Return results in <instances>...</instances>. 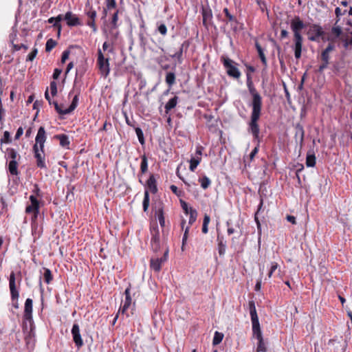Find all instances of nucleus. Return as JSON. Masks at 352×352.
<instances>
[{
  "label": "nucleus",
  "instance_id": "1",
  "mask_svg": "<svg viewBox=\"0 0 352 352\" xmlns=\"http://www.w3.org/2000/svg\"><path fill=\"white\" fill-rule=\"evenodd\" d=\"M247 86L250 94L252 97L250 104L252 107V113L250 116V122L249 123V131L252 134L254 139L258 138L260 132L258 121L261 114L262 98L256 90L252 78L250 74H247Z\"/></svg>",
  "mask_w": 352,
  "mask_h": 352
},
{
  "label": "nucleus",
  "instance_id": "2",
  "mask_svg": "<svg viewBox=\"0 0 352 352\" xmlns=\"http://www.w3.org/2000/svg\"><path fill=\"white\" fill-rule=\"evenodd\" d=\"M97 65L100 74L106 78L110 72L109 59L104 57L100 49L98 50Z\"/></svg>",
  "mask_w": 352,
  "mask_h": 352
},
{
  "label": "nucleus",
  "instance_id": "3",
  "mask_svg": "<svg viewBox=\"0 0 352 352\" xmlns=\"http://www.w3.org/2000/svg\"><path fill=\"white\" fill-rule=\"evenodd\" d=\"M221 60L226 72L229 76L234 78H239L241 76V72L236 67V63L229 58L221 57Z\"/></svg>",
  "mask_w": 352,
  "mask_h": 352
},
{
  "label": "nucleus",
  "instance_id": "4",
  "mask_svg": "<svg viewBox=\"0 0 352 352\" xmlns=\"http://www.w3.org/2000/svg\"><path fill=\"white\" fill-rule=\"evenodd\" d=\"M307 34L309 40L311 41H318L320 37H322L324 41H326V38L324 37V32L322 28L318 24L311 25L307 31Z\"/></svg>",
  "mask_w": 352,
  "mask_h": 352
},
{
  "label": "nucleus",
  "instance_id": "5",
  "mask_svg": "<svg viewBox=\"0 0 352 352\" xmlns=\"http://www.w3.org/2000/svg\"><path fill=\"white\" fill-rule=\"evenodd\" d=\"M305 28L303 21L299 16H295L291 21V29L294 32V41L303 40L300 31Z\"/></svg>",
  "mask_w": 352,
  "mask_h": 352
},
{
  "label": "nucleus",
  "instance_id": "6",
  "mask_svg": "<svg viewBox=\"0 0 352 352\" xmlns=\"http://www.w3.org/2000/svg\"><path fill=\"white\" fill-rule=\"evenodd\" d=\"M151 245L153 252H157L160 249V231L157 225L151 228Z\"/></svg>",
  "mask_w": 352,
  "mask_h": 352
},
{
  "label": "nucleus",
  "instance_id": "7",
  "mask_svg": "<svg viewBox=\"0 0 352 352\" xmlns=\"http://www.w3.org/2000/svg\"><path fill=\"white\" fill-rule=\"evenodd\" d=\"M9 287H10L12 300L13 302L15 301V302L13 303V306L14 308L18 309L19 305H18L17 300H18V298L19 296V291L16 288L15 274L14 272H12L10 275Z\"/></svg>",
  "mask_w": 352,
  "mask_h": 352
},
{
  "label": "nucleus",
  "instance_id": "8",
  "mask_svg": "<svg viewBox=\"0 0 352 352\" xmlns=\"http://www.w3.org/2000/svg\"><path fill=\"white\" fill-rule=\"evenodd\" d=\"M168 250H166L164 256L161 258L152 257L151 259L150 266L152 270L155 272H159L161 270L162 265L166 261L168 257Z\"/></svg>",
  "mask_w": 352,
  "mask_h": 352
},
{
  "label": "nucleus",
  "instance_id": "9",
  "mask_svg": "<svg viewBox=\"0 0 352 352\" xmlns=\"http://www.w3.org/2000/svg\"><path fill=\"white\" fill-rule=\"evenodd\" d=\"M33 151L34 153V157L36 160V166L41 168H46V164L45 162V155L44 151H41L38 146L34 144L33 146Z\"/></svg>",
  "mask_w": 352,
  "mask_h": 352
},
{
  "label": "nucleus",
  "instance_id": "10",
  "mask_svg": "<svg viewBox=\"0 0 352 352\" xmlns=\"http://www.w3.org/2000/svg\"><path fill=\"white\" fill-rule=\"evenodd\" d=\"M153 208L155 209V215L157 217L160 225L162 228L165 226V218L164 215V206L161 201L155 203Z\"/></svg>",
  "mask_w": 352,
  "mask_h": 352
},
{
  "label": "nucleus",
  "instance_id": "11",
  "mask_svg": "<svg viewBox=\"0 0 352 352\" xmlns=\"http://www.w3.org/2000/svg\"><path fill=\"white\" fill-rule=\"evenodd\" d=\"M72 334L73 337V340L75 343V345L78 349L82 347L84 344L83 340L81 338V335L80 333V327L79 325L76 323L73 324L72 329Z\"/></svg>",
  "mask_w": 352,
  "mask_h": 352
},
{
  "label": "nucleus",
  "instance_id": "12",
  "mask_svg": "<svg viewBox=\"0 0 352 352\" xmlns=\"http://www.w3.org/2000/svg\"><path fill=\"white\" fill-rule=\"evenodd\" d=\"M201 14L203 16V25L208 28L212 19V10L208 5H203L201 7Z\"/></svg>",
  "mask_w": 352,
  "mask_h": 352
},
{
  "label": "nucleus",
  "instance_id": "13",
  "mask_svg": "<svg viewBox=\"0 0 352 352\" xmlns=\"http://www.w3.org/2000/svg\"><path fill=\"white\" fill-rule=\"evenodd\" d=\"M46 140V133L45 130L43 126H41L38 130V133L36 134L35 141L37 146L39 144V148H41V151L43 152V149H44V144Z\"/></svg>",
  "mask_w": 352,
  "mask_h": 352
},
{
  "label": "nucleus",
  "instance_id": "14",
  "mask_svg": "<svg viewBox=\"0 0 352 352\" xmlns=\"http://www.w3.org/2000/svg\"><path fill=\"white\" fill-rule=\"evenodd\" d=\"M69 26H76L80 25V19L78 17L74 14L72 12H67L64 17Z\"/></svg>",
  "mask_w": 352,
  "mask_h": 352
},
{
  "label": "nucleus",
  "instance_id": "15",
  "mask_svg": "<svg viewBox=\"0 0 352 352\" xmlns=\"http://www.w3.org/2000/svg\"><path fill=\"white\" fill-rule=\"evenodd\" d=\"M342 33V28L335 23L334 26L331 28L330 36L326 38V41L333 42L337 38L341 36Z\"/></svg>",
  "mask_w": 352,
  "mask_h": 352
},
{
  "label": "nucleus",
  "instance_id": "16",
  "mask_svg": "<svg viewBox=\"0 0 352 352\" xmlns=\"http://www.w3.org/2000/svg\"><path fill=\"white\" fill-rule=\"evenodd\" d=\"M31 205L26 207L25 211L28 213L34 212L37 214L38 212L39 204L36 198L34 195L30 197Z\"/></svg>",
  "mask_w": 352,
  "mask_h": 352
},
{
  "label": "nucleus",
  "instance_id": "17",
  "mask_svg": "<svg viewBox=\"0 0 352 352\" xmlns=\"http://www.w3.org/2000/svg\"><path fill=\"white\" fill-rule=\"evenodd\" d=\"M295 139L296 141L298 142H299L300 145L302 146L303 141H304V135H305V131L303 129V126L298 123L295 126Z\"/></svg>",
  "mask_w": 352,
  "mask_h": 352
},
{
  "label": "nucleus",
  "instance_id": "18",
  "mask_svg": "<svg viewBox=\"0 0 352 352\" xmlns=\"http://www.w3.org/2000/svg\"><path fill=\"white\" fill-rule=\"evenodd\" d=\"M223 12L225 13L226 16L227 17L226 23H230V25H231L232 30L234 32H236L237 30V23H238L237 19L230 13L229 10L227 8H225L223 9Z\"/></svg>",
  "mask_w": 352,
  "mask_h": 352
},
{
  "label": "nucleus",
  "instance_id": "19",
  "mask_svg": "<svg viewBox=\"0 0 352 352\" xmlns=\"http://www.w3.org/2000/svg\"><path fill=\"white\" fill-rule=\"evenodd\" d=\"M32 300L31 298H27L25 302L24 308V318L25 320H30L32 319Z\"/></svg>",
  "mask_w": 352,
  "mask_h": 352
},
{
  "label": "nucleus",
  "instance_id": "20",
  "mask_svg": "<svg viewBox=\"0 0 352 352\" xmlns=\"http://www.w3.org/2000/svg\"><path fill=\"white\" fill-rule=\"evenodd\" d=\"M330 55L324 51L321 52L322 64L319 66L318 72L322 73L325 69L327 68L329 64Z\"/></svg>",
  "mask_w": 352,
  "mask_h": 352
},
{
  "label": "nucleus",
  "instance_id": "21",
  "mask_svg": "<svg viewBox=\"0 0 352 352\" xmlns=\"http://www.w3.org/2000/svg\"><path fill=\"white\" fill-rule=\"evenodd\" d=\"M252 324V331L256 338H263L262 332L260 327V324L258 318L251 319Z\"/></svg>",
  "mask_w": 352,
  "mask_h": 352
},
{
  "label": "nucleus",
  "instance_id": "22",
  "mask_svg": "<svg viewBox=\"0 0 352 352\" xmlns=\"http://www.w3.org/2000/svg\"><path fill=\"white\" fill-rule=\"evenodd\" d=\"M218 242V252L220 256H223L226 250V241L224 240L223 236L218 234L217 236Z\"/></svg>",
  "mask_w": 352,
  "mask_h": 352
},
{
  "label": "nucleus",
  "instance_id": "23",
  "mask_svg": "<svg viewBox=\"0 0 352 352\" xmlns=\"http://www.w3.org/2000/svg\"><path fill=\"white\" fill-rule=\"evenodd\" d=\"M124 295H125V299L124 300V304H123V306L122 307V313H124L126 311V309L131 305V292H130V287H127L125 289Z\"/></svg>",
  "mask_w": 352,
  "mask_h": 352
},
{
  "label": "nucleus",
  "instance_id": "24",
  "mask_svg": "<svg viewBox=\"0 0 352 352\" xmlns=\"http://www.w3.org/2000/svg\"><path fill=\"white\" fill-rule=\"evenodd\" d=\"M294 41V56L296 59H299L301 57L302 41L303 40H297Z\"/></svg>",
  "mask_w": 352,
  "mask_h": 352
},
{
  "label": "nucleus",
  "instance_id": "25",
  "mask_svg": "<svg viewBox=\"0 0 352 352\" xmlns=\"http://www.w3.org/2000/svg\"><path fill=\"white\" fill-rule=\"evenodd\" d=\"M156 183V179L154 175H151L147 181L146 185L149 190L153 194L156 193L157 191Z\"/></svg>",
  "mask_w": 352,
  "mask_h": 352
},
{
  "label": "nucleus",
  "instance_id": "26",
  "mask_svg": "<svg viewBox=\"0 0 352 352\" xmlns=\"http://www.w3.org/2000/svg\"><path fill=\"white\" fill-rule=\"evenodd\" d=\"M63 19L62 15H58L56 17H51L48 19V22L50 23H54V26L58 28V35L59 36L61 31V25L60 24V22Z\"/></svg>",
  "mask_w": 352,
  "mask_h": 352
},
{
  "label": "nucleus",
  "instance_id": "27",
  "mask_svg": "<svg viewBox=\"0 0 352 352\" xmlns=\"http://www.w3.org/2000/svg\"><path fill=\"white\" fill-rule=\"evenodd\" d=\"M255 47H256V50L258 52L259 58H260L263 65H264L265 67H267V59H266V57L265 56V54H264L263 48L261 47L260 44L258 43H257V42L255 43Z\"/></svg>",
  "mask_w": 352,
  "mask_h": 352
},
{
  "label": "nucleus",
  "instance_id": "28",
  "mask_svg": "<svg viewBox=\"0 0 352 352\" xmlns=\"http://www.w3.org/2000/svg\"><path fill=\"white\" fill-rule=\"evenodd\" d=\"M179 98L177 96H174L170 98L168 102L165 105V112L166 113H168L169 111L172 109L175 108L177 104Z\"/></svg>",
  "mask_w": 352,
  "mask_h": 352
},
{
  "label": "nucleus",
  "instance_id": "29",
  "mask_svg": "<svg viewBox=\"0 0 352 352\" xmlns=\"http://www.w3.org/2000/svg\"><path fill=\"white\" fill-rule=\"evenodd\" d=\"M18 162L16 160H10L8 164V170L12 175H17L18 171Z\"/></svg>",
  "mask_w": 352,
  "mask_h": 352
},
{
  "label": "nucleus",
  "instance_id": "30",
  "mask_svg": "<svg viewBox=\"0 0 352 352\" xmlns=\"http://www.w3.org/2000/svg\"><path fill=\"white\" fill-rule=\"evenodd\" d=\"M201 160V157L199 156H195L192 157L189 161L190 162V166L189 169L191 171H195L197 166L199 164Z\"/></svg>",
  "mask_w": 352,
  "mask_h": 352
},
{
  "label": "nucleus",
  "instance_id": "31",
  "mask_svg": "<svg viewBox=\"0 0 352 352\" xmlns=\"http://www.w3.org/2000/svg\"><path fill=\"white\" fill-rule=\"evenodd\" d=\"M56 139L59 140L60 144L63 147H67L69 145V138L67 135L60 134L55 136Z\"/></svg>",
  "mask_w": 352,
  "mask_h": 352
},
{
  "label": "nucleus",
  "instance_id": "32",
  "mask_svg": "<svg viewBox=\"0 0 352 352\" xmlns=\"http://www.w3.org/2000/svg\"><path fill=\"white\" fill-rule=\"evenodd\" d=\"M175 74L173 72H168L166 75V82L168 85L169 89L175 83Z\"/></svg>",
  "mask_w": 352,
  "mask_h": 352
},
{
  "label": "nucleus",
  "instance_id": "33",
  "mask_svg": "<svg viewBox=\"0 0 352 352\" xmlns=\"http://www.w3.org/2000/svg\"><path fill=\"white\" fill-rule=\"evenodd\" d=\"M6 156L8 158L11 159V160H16L17 157H19V159L20 158V156L18 154L17 151L12 148H7Z\"/></svg>",
  "mask_w": 352,
  "mask_h": 352
},
{
  "label": "nucleus",
  "instance_id": "34",
  "mask_svg": "<svg viewBox=\"0 0 352 352\" xmlns=\"http://www.w3.org/2000/svg\"><path fill=\"white\" fill-rule=\"evenodd\" d=\"M189 220H188V224L189 226H192L196 221L197 217V212L195 209H193L192 208H190V212H189Z\"/></svg>",
  "mask_w": 352,
  "mask_h": 352
},
{
  "label": "nucleus",
  "instance_id": "35",
  "mask_svg": "<svg viewBox=\"0 0 352 352\" xmlns=\"http://www.w3.org/2000/svg\"><path fill=\"white\" fill-rule=\"evenodd\" d=\"M183 47H184V44H182L180 46L179 50L177 52L170 55L171 58H177L178 63H179V64H181L182 63Z\"/></svg>",
  "mask_w": 352,
  "mask_h": 352
},
{
  "label": "nucleus",
  "instance_id": "36",
  "mask_svg": "<svg viewBox=\"0 0 352 352\" xmlns=\"http://www.w3.org/2000/svg\"><path fill=\"white\" fill-rule=\"evenodd\" d=\"M306 165L308 167H314L316 165V157L314 154H308L307 155Z\"/></svg>",
  "mask_w": 352,
  "mask_h": 352
},
{
  "label": "nucleus",
  "instance_id": "37",
  "mask_svg": "<svg viewBox=\"0 0 352 352\" xmlns=\"http://www.w3.org/2000/svg\"><path fill=\"white\" fill-rule=\"evenodd\" d=\"M142 205L144 211L146 212L149 206V192L148 190H146L144 192Z\"/></svg>",
  "mask_w": 352,
  "mask_h": 352
},
{
  "label": "nucleus",
  "instance_id": "38",
  "mask_svg": "<svg viewBox=\"0 0 352 352\" xmlns=\"http://www.w3.org/2000/svg\"><path fill=\"white\" fill-rule=\"evenodd\" d=\"M148 170V160L145 155L142 156V162L140 164V170L142 173H145Z\"/></svg>",
  "mask_w": 352,
  "mask_h": 352
},
{
  "label": "nucleus",
  "instance_id": "39",
  "mask_svg": "<svg viewBox=\"0 0 352 352\" xmlns=\"http://www.w3.org/2000/svg\"><path fill=\"white\" fill-rule=\"evenodd\" d=\"M223 338V334L222 333L215 331L214 338H213V340H212V344L213 345L219 344V343L221 342Z\"/></svg>",
  "mask_w": 352,
  "mask_h": 352
},
{
  "label": "nucleus",
  "instance_id": "40",
  "mask_svg": "<svg viewBox=\"0 0 352 352\" xmlns=\"http://www.w3.org/2000/svg\"><path fill=\"white\" fill-rule=\"evenodd\" d=\"M44 273H43V278L47 284L50 283V282L52 280V274L51 271L47 268H43Z\"/></svg>",
  "mask_w": 352,
  "mask_h": 352
},
{
  "label": "nucleus",
  "instance_id": "41",
  "mask_svg": "<svg viewBox=\"0 0 352 352\" xmlns=\"http://www.w3.org/2000/svg\"><path fill=\"white\" fill-rule=\"evenodd\" d=\"M258 340V344L256 352H266V346L263 341V338H256Z\"/></svg>",
  "mask_w": 352,
  "mask_h": 352
},
{
  "label": "nucleus",
  "instance_id": "42",
  "mask_svg": "<svg viewBox=\"0 0 352 352\" xmlns=\"http://www.w3.org/2000/svg\"><path fill=\"white\" fill-rule=\"evenodd\" d=\"M56 45L57 43L56 41L52 38L48 39L45 45V51L50 52Z\"/></svg>",
  "mask_w": 352,
  "mask_h": 352
},
{
  "label": "nucleus",
  "instance_id": "43",
  "mask_svg": "<svg viewBox=\"0 0 352 352\" xmlns=\"http://www.w3.org/2000/svg\"><path fill=\"white\" fill-rule=\"evenodd\" d=\"M135 133H136V135L138 136L140 143L142 145H144L145 143V140H144V133H143L142 130L139 127H136V128H135Z\"/></svg>",
  "mask_w": 352,
  "mask_h": 352
},
{
  "label": "nucleus",
  "instance_id": "44",
  "mask_svg": "<svg viewBox=\"0 0 352 352\" xmlns=\"http://www.w3.org/2000/svg\"><path fill=\"white\" fill-rule=\"evenodd\" d=\"M78 95H76L74 97L72 102L68 108V111H67L66 113H72L76 108V107L78 105Z\"/></svg>",
  "mask_w": 352,
  "mask_h": 352
},
{
  "label": "nucleus",
  "instance_id": "45",
  "mask_svg": "<svg viewBox=\"0 0 352 352\" xmlns=\"http://www.w3.org/2000/svg\"><path fill=\"white\" fill-rule=\"evenodd\" d=\"M199 182L204 189L208 188L211 183L210 179L206 176H204L202 178L199 179Z\"/></svg>",
  "mask_w": 352,
  "mask_h": 352
},
{
  "label": "nucleus",
  "instance_id": "46",
  "mask_svg": "<svg viewBox=\"0 0 352 352\" xmlns=\"http://www.w3.org/2000/svg\"><path fill=\"white\" fill-rule=\"evenodd\" d=\"M118 12H116L113 14V16H112V20H111V31L116 28H117V21L118 20Z\"/></svg>",
  "mask_w": 352,
  "mask_h": 352
},
{
  "label": "nucleus",
  "instance_id": "47",
  "mask_svg": "<svg viewBox=\"0 0 352 352\" xmlns=\"http://www.w3.org/2000/svg\"><path fill=\"white\" fill-rule=\"evenodd\" d=\"M11 142V138H10V134L8 131H5L3 133V136L1 139V143H10Z\"/></svg>",
  "mask_w": 352,
  "mask_h": 352
},
{
  "label": "nucleus",
  "instance_id": "48",
  "mask_svg": "<svg viewBox=\"0 0 352 352\" xmlns=\"http://www.w3.org/2000/svg\"><path fill=\"white\" fill-rule=\"evenodd\" d=\"M157 30L162 36H166L167 34V28L164 23H161L158 25Z\"/></svg>",
  "mask_w": 352,
  "mask_h": 352
},
{
  "label": "nucleus",
  "instance_id": "49",
  "mask_svg": "<svg viewBox=\"0 0 352 352\" xmlns=\"http://www.w3.org/2000/svg\"><path fill=\"white\" fill-rule=\"evenodd\" d=\"M278 267V264L277 263H276V262L271 263L270 270L267 274L269 278L272 277L273 273L275 272L276 270H277Z\"/></svg>",
  "mask_w": 352,
  "mask_h": 352
},
{
  "label": "nucleus",
  "instance_id": "50",
  "mask_svg": "<svg viewBox=\"0 0 352 352\" xmlns=\"http://www.w3.org/2000/svg\"><path fill=\"white\" fill-rule=\"evenodd\" d=\"M189 228H190L189 226H187L185 228V230H184V236H183V238H182V250H184V246L185 245V244H186V243L187 241V239H188Z\"/></svg>",
  "mask_w": 352,
  "mask_h": 352
},
{
  "label": "nucleus",
  "instance_id": "51",
  "mask_svg": "<svg viewBox=\"0 0 352 352\" xmlns=\"http://www.w3.org/2000/svg\"><path fill=\"white\" fill-rule=\"evenodd\" d=\"M50 91L52 96H54L57 94V84L55 81L50 82Z\"/></svg>",
  "mask_w": 352,
  "mask_h": 352
},
{
  "label": "nucleus",
  "instance_id": "52",
  "mask_svg": "<svg viewBox=\"0 0 352 352\" xmlns=\"http://www.w3.org/2000/svg\"><path fill=\"white\" fill-rule=\"evenodd\" d=\"M37 52H38V50L37 49L34 48L32 52H31L28 55V57H27V59L26 60H29V61H32L34 58L36 57V54H37Z\"/></svg>",
  "mask_w": 352,
  "mask_h": 352
},
{
  "label": "nucleus",
  "instance_id": "53",
  "mask_svg": "<svg viewBox=\"0 0 352 352\" xmlns=\"http://www.w3.org/2000/svg\"><path fill=\"white\" fill-rule=\"evenodd\" d=\"M346 12V10H344L343 12H342L341 9L338 7H337L335 10V13L337 17V20L336 21V24H337L340 21V16L344 14Z\"/></svg>",
  "mask_w": 352,
  "mask_h": 352
},
{
  "label": "nucleus",
  "instance_id": "54",
  "mask_svg": "<svg viewBox=\"0 0 352 352\" xmlns=\"http://www.w3.org/2000/svg\"><path fill=\"white\" fill-rule=\"evenodd\" d=\"M107 1V9L110 10L115 8L116 6V0H106Z\"/></svg>",
  "mask_w": 352,
  "mask_h": 352
},
{
  "label": "nucleus",
  "instance_id": "55",
  "mask_svg": "<svg viewBox=\"0 0 352 352\" xmlns=\"http://www.w3.org/2000/svg\"><path fill=\"white\" fill-rule=\"evenodd\" d=\"M12 42V47H13V49L14 51H19L20 50L21 48H23L25 50H27L28 49V47L24 45V44H21V45H16V44H14V42L12 40L11 41Z\"/></svg>",
  "mask_w": 352,
  "mask_h": 352
},
{
  "label": "nucleus",
  "instance_id": "56",
  "mask_svg": "<svg viewBox=\"0 0 352 352\" xmlns=\"http://www.w3.org/2000/svg\"><path fill=\"white\" fill-rule=\"evenodd\" d=\"M181 206L185 213L188 214L190 212V208H188V204L184 201H181Z\"/></svg>",
  "mask_w": 352,
  "mask_h": 352
},
{
  "label": "nucleus",
  "instance_id": "57",
  "mask_svg": "<svg viewBox=\"0 0 352 352\" xmlns=\"http://www.w3.org/2000/svg\"><path fill=\"white\" fill-rule=\"evenodd\" d=\"M335 50V45L332 43V42L329 43L327 47L323 50L327 53H329Z\"/></svg>",
  "mask_w": 352,
  "mask_h": 352
},
{
  "label": "nucleus",
  "instance_id": "58",
  "mask_svg": "<svg viewBox=\"0 0 352 352\" xmlns=\"http://www.w3.org/2000/svg\"><path fill=\"white\" fill-rule=\"evenodd\" d=\"M87 24L92 28L94 32H97V27L95 23V20L89 21Z\"/></svg>",
  "mask_w": 352,
  "mask_h": 352
},
{
  "label": "nucleus",
  "instance_id": "59",
  "mask_svg": "<svg viewBox=\"0 0 352 352\" xmlns=\"http://www.w3.org/2000/svg\"><path fill=\"white\" fill-rule=\"evenodd\" d=\"M69 55V50H65L63 52L61 61L62 63H65L67 59H68Z\"/></svg>",
  "mask_w": 352,
  "mask_h": 352
},
{
  "label": "nucleus",
  "instance_id": "60",
  "mask_svg": "<svg viewBox=\"0 0 352 352\" xmlns=\"http://www.w3.org/2000/svg\"><path fill=\"white\" fill-rule=\"evenodd\" d=\"M61 72H62L61 69L56 68L54 71L53 78L55 80L58 79L59 78Z\"/></svg>",
  "mask_w": 352,
  "mask_h": 352
},
{
  "label": "nucleus",
  "instance_id": "61",
  "mask_svg": "<svg viewBox=\"0 0 352 352\" xmlns=\"http://www.w3.org/2000/svg\"><path fill=\"white\" fill-rule=\"evenodd\" d=\"M87 16L91 19V20H95L96 17V12L95 10H91V11H89L87 13Z\"/></svg>",
  "mask_w": 352,
  "mask_h": 352
},
{
  "label": "nucleus",
  "instance_id": "62",
  "mask_svg": "<svg viewBox=\"0 0 352 352\" xmlns=\"http://www.w3.org/2000/svg\"><path fill=\"white\" fill-rule=\"evenodd\" d=\"M258 148L257 146H256V147H255V148L252 151V152H251V153L250 154V156H249V157H250V161H252V160L254 159V157L255 155L258 153Z\"/></svg>",
  "mask_w": 352,
  "mask_h": 352
},
{
  "label": "nucleus",
  "instance_id": "63",
  "mask_svg": "<svg viewBox=\"0 0 352 352\" xmlns=\"http://www.w3.org/2000/svg\"><path fill=\"white\" fill-rule=\"evenodd\" d=\"M23 133V129L22 127H19L17 131H16V133L15 134V139H19Z\"/></svg>",
  "mask_w": 352,
  "mask_h": 352
},
{
  "label": "nucleus",
  "instance_id": "64",
  "mask_svg": "<svg viewBox=\"0 0 352 352\" xmlns=\"http://www.w3.org/2000/svg\"><path fill=\"white\" fill-rule=\"evenodd\" d=\"M342 41H343V47L345 49H347L350 45H352L351 40L349 41L348 39L345 38V39H343Z\"/></svg>",
  "mask_w": 352,
  "mask_h": 352
}]
</instances>
